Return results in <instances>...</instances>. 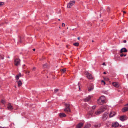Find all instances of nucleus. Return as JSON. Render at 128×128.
<instances>
[{
  "instance_id": "ddd939ff",
  "label": "nucleus",
  "mask_w": 128,
  "mask_h": 128,
  "mask_svg": "<svg viewBox=\"0 0 128 128\" xmlns=\"http://www.w3.org/2000/svg\"><path fill=\"white\" fill-rule=\"evenodd\" d=\"M7 107L8 109L10 110H12L13 109V107L10 103H9L8 104Z\"/></svg>"
},
{
  "instance_id": "6e6552de",
  "label": "nucleus",
  "mask_w": 128,
  "mask_h": 128,
  "mask_svg": "<svg viewBox=\"0 0 128 128\" xmlns=\"http://www.w3.org/2000/svg\"><path fill=\"white\" fill-rule=\"evenodd\" d=\"M116 114V113L112 111L110 113L109 117L110 118L113 117V116H114Z\"/></svg>"
},
{
  "instance_id": "5fc2aeb1",
  "label": "nucleus",
  "mask_w": 128,
  "mask_h": 128,
  "mask_svg": "<svg viewBox=\"0 0 128 128\" xmlns=\"http://www.w3.org/2000/svg\"><path fill=\"white\" fill-rule=\"evenodd\" d=\"M68 46H66V47H67V48H68Z\"/></svg>"
},
{
  "instance_id": "0eeeda50",
  "label": "nucleus",
  "mask_w": 128,
  "mask_h": 128,
  "mask_svg": "<svg viewBox=\"0 0 128 128\" xmlns=\"http://www.w3.org/2000/svg\"><path fill=\"white\" fill-rule=\"evenodd\" d=\"M106 108V106H101L99 109L103 112H104Z\"/></svg>"
},
{
  "instance_id": "09e8293b",
  "label": "nucleus",
  "mask_w": 128,
  "mask_h": 128,
  "mask_svg": "<svg viewBox=\"0 0 128 128\" xmlns=\"http://www.w3.org/2000/svg\"><path fill=\"white\" fill-rule=\"evenodd\" d=\"M125 106H128V103L126 104L125 105Z\"/></svg>"
},
{
  "instance_id": "6e6d98bb",
  "label": "nucleus",
  "mask_w": 128,
  "mask_h": 128,
  "mask_svg": "<svg viewBox=\"0 0 128 128\" xmlns=\"http://www.w3.org/2000/svg\"><path fill=\"white\" fill-rule=\"evenodd\" d=\"M92 42H94V40H92Z\"/></svg>"
},
{
  "instance_id": "bb28decb",
  "label": "nucleus",
  "mask_w": 128,
  "mask_h": 128,
  "mask_svg": "<svg viewBox=\"0 0 128 128\" xmlns=\"http://www.w3.org/2000/svg\"><path fill=\"white\" fill-rule=\"evenodd\" d=\"M47 66V64H44L43 65V66L44 68H46Z\"/></svg>"
},
{
  "instance_id": "4d7b16f0",
  "label": "nucleus",
  "mask_w": 128,
  "mask_h": 128,
  "mask_svg": "<svg viewBox=\"0 0 128 128\" xmlns=\"http://www.w3.org/2000/svg\"><path fill=\"white\" fill-rule=\"evenodd\" d=\"M2 108H0V109H2Z\"/></svg>"
},
{
  "instance_id": "f8f14e48",
  "label": "nucleus",
  "mask_w": 128,
  "mask_h": 128,
  "mask_svg": "<svg viewBox=\"0 0 128 128\" xmlns=\"http://www.w3.org/2000/svg\"><path fill=\"white\" fill-rule=\"evenodd\" d=\"M128 51V50L125 48H124L121 49L120 50V52L121 53L123 52H126Z\"/></svg>"
},
{
  "instance_id": "7c9ffc66",
  "label": "nucleus",
  "mask_w": 128,
  "mask_h": 128,
  "mask_svg": "<svg viewBox=\"0 0 128 128\" xmlns=\"http://www.w3.org/2000/svg\"><path fill=\"white\" fill-rule=\"evenodd\" d=\"M62 71L63 72H64L66 71V68H64L62 70Z\"/></svg>"
},
{
  "instance_id": "8fccbe9b",
  "label": "nucleus",
  "mask_w": 128,
  "mask_h": 128,
  "mask_svg": "<svg viewBox=\"0 0 128 128\" xmlns=\"http://www.w3.org/2000/svg\"><path fill=\"white\" fill-rule=\"evenodd\" d=\"M0 128H4V127H2L1 126H0Z\"/></svg>"
},
{
  "instance_id": "412c9836",
  "label": "nucleus",
  "mask_w": 128,
  "mask_h": 128,
  "mask_svg": "<svg viewBox=\"0 0 128 128\" xmlns=\"http://www.w3.org/2000/svg\"><path fill=\"white\" fill-rule=\"evenodd\" d=\"M16 82H17V83L18 84V86H21L22 83L21 81L20 80L18 81H16Z\"/></svg>"
},
{
  "instance_id": "a878e982",
  "label": "nucleus",
  "mask_w": 128,
  "mask_h": 128,
  "mask_svg": "<svg viewBox=\"0 0 128 128\" xmlns=\"http://www.w3.org/2000/svg\"><path fill=\"white\" fill-rule=\"evenodd\" d=\"M19 76L17 75L16 76V80H18L19 78Z\"/></svg>"
},
{
  "instance_id": "49530a36",
  "label": "nucleus",
  "mask_w": 128,
  "mask_h": 128,
  "mask_svg": "<svg viewBox=\"0 0 128 128\" xmlns=\"http://www.w3.org/2000/svg\"><path fill=\"white\" fill-rule=\"evenodd\" d=\"M27 72L28 73H29L30 72V71H28V72Z\"/></svg>"
},
{
  "instance_id": "423d86ee",
  "label": "nucleus",
  "mask_w": 128,
  "mask_h": 128,
  "mask_svg": "<svg viewBox=\"0 0 128 128\" xmlns=\"http://www.w3.org/2000/svg\"><path fill=\"white\" fill-rule=\"evenodd\" d=\"M88 90L89 92H90L92 90L94 89V85L92 84H90V86L88 87Z\"/></svg>"
},
{
  "instance_id": "ea45409f",
  "label": "nucleus",
  "mask_w": 128,
  "mask_h": 128,
  "mask_svg": "<svg viewBox=\"0 0 128 128\" xmlns=\"http://www.w3.org/2000/svg\"><path fill=\"white\" fill-rule=\"evenodd\" d=\"M103 65H105V63L104 62H103L102 64Z\"/></svg>"
},
{
  "instance_id": "5701e85b",
  "label": "nucleus",
  "mask_w": 128,
  "mask_h": 128,
  "mask_svg": "<svg viewBox=\"0 0 128 128\" xmlns=\"http://www.w3.org/2000/svg\"><path fill=\"white\" fill-rule=\"evenodd\" d=\"M100 123H98L94 125V126L95 128H97L99 127L100 126Z\"/></svg>"
},
{
  "instance_id": "9b49d317",
  "label": "nucleus",
  "mask_w": 128,
  "mask_h": 128,
  "mask_svg": "<svg viewBox=\"0 0 128 128\" xmlns=\"http://www.w3.org/2000/svg\"><path fill=\"white\" fill-rule=\"evenodd\" d=\"M118 123L116 122L113 123L112 126L113 127H118Z\"/></svg>"
},
{
  "instance_id": "c85d7f7f",
  "label": "nucleus",
  "mask_w": 128,
  "mask_h": 128,
  "mask_svg": "<svg viewBox=\"0 0 128 128\" xmlns=\"http://www.w3.org/2000/svg\"><path fill=\"white\" fill-rule=\"evenodd\" d=\"M96 106H92V110H94L96 108Z\"/></svg>"
},
{
  "instance_id": "13d9d810",
  "label": "nucleus",
  "mask_w": 128,
  "mask_h": 128,
  "mask_svg": "<svg viewBox=\"0 0 128 128\" xmlns=\"http://www.w3.org/2000/svg\"><path fill=\"white\" fill-rule=\"evenodd\" d=\"M101 14H100V16H101Z\"/></svg>"
},
{
  "instance_id": "1a4fd4ad",
  "label": "nucleus",
  "mask_w": 128,
  "mask_h": 128,
  "mask_svg": "<svg viewBox=\"0 0 128 128\" xmlns=\"http://www.w3.org/2000/svg\"><path fill=\"white\" fill-rule=\"evenodd\" d=\"M84 123L82 122H80L76 126V128H81L83 126Z\"/></svg>"
},
{
  "instance_id": "bf43d9fd",
  "label": "nucleus",
  "mask_w": 128,
  "mask_h": 128,
  "mask_svg": "<svg viewBox=\"0 0 128 128\" xmlns=\"http://www.w3.org/2000/svg\"><path fill=\"white\" fill-rule=\"evenodd\" d=\"M8 58H10L9 57H8Z\"/></svg>"
},
{
  "instance_id": "4be33fe9",
  "label": "nucleus",
  "mask_w": 128,
  "mask_h": 128,
  "mask_svg": "<svg viewBox=\"0 0 128 128\" xmlns=\"http://www.w3.org/2000/svg\"><path fill=\"white\" fill-rule=\"evenodd\" d=\"M101 100H102V102H104V100H105V98L104 96H102L100 97L99 98Z\"/></svg>"
},
{
  "instance_id": "a211bd4d",
  "label": "nucleus",
  "mask_w": 128,
  "mask_h": 128,
  "mask_svg": "<svg viewBox=\"0 0 128 128\" xmlns=\"http://www.w3.org/2000/svg\"><path fill=\"white\" fill-rule=\"evenodd\" d=\"M102 112V111L101 110L99 109L98 110L95 112V114L96 115H98L100 114Z\"/></svg>"
},
{
  "instance_id": "a18cd8bd",
  "label": "nucleus",
  "mask_w": 128,
  "mask_h": 128,
  "mask_svg": "<svg viewBox=\"0 0 128 128\" xmlns=\"http://www.w3.org/2000/svg\"><path fill=\"white\" fill-rule=\"evenodd\" d=\"M78 40H79L80 39V38L79 37H78Z\"/></svg>"
},
{
  "instance_id": "393cba45",
  "label": "nucleus",
  "mask_w": 128,
  "mask_h": 128,
  "mask_svg": "<svg viewBox=\"0 0 128 128\" xmlns=\"http://www.w3.org/2000/svg\"><path fill=\"white\" fill-rule=\"evenodd\" d=\"M73 45L76 46H78L79 45V43L78 42H76L73 44Z\"/></svg>"
},
{
  "instance_id": "de8ad7c7",
  "label": "nucleus",
  "mask_w": 128,
  "mask_h": 128,
  "mask_svg": "<svg viewBox=\"0 0 128 128\" xmlns=\"http://www.w3.org/2000/svg\"><path fill=\"white\" fill-rule=\"evenodd\" d=\"M107 11H108V10H110V9H109V8H108L107 9Z\"/></svg>"
},
{
  "instance_id": "3c124183",
  "label": "nucleus",
  "mask_w": 128,
  "mask_h": 128,
  "mask_svg": "<svg viewBox=\"0 0 128 128\" xmlns=\"http://www.w3.org/2000/svg\"><path fill=\"white\" fill-rule=\"evenodd\" d=\"M124 56H126V54H124Z\"/></svg>"
},
{
  "instance_id": "39448f33",
  "label": "nucleus",
  "mask_w": 128,
  "mask_h": 128,
  "mask_svg": "<svg viewBox=\"0 0 128 128\" xmlns=\"http://www.w3.org/2000/svg\"><path fill=\"white\" fill-rule=\"evenodd\" d=\"M120 120L123 121L126 120L128 119V118L126 116H120Z\"/></svg>"
},
{
  "instance_id": "7ed1b4c3",
  "label": "nucleus",
  "mask_w": 128,
  "mask_h": 128,
  "mask_svg": "<svg viewBox=\"0 0 128 128\" xmlns=\"http://www.w3.org/2000/svg\"><path fill=\"white\" fill-rule=\"evenodd\" d=\"M108 112H105L103 115L102 119L104 120H106L107 118Z\"/></svg>"
},
{
  "instance_id": "2f4dec72",
  "label": "nucleus",
  "mask_w": 128,
  "mask_h": 128,
  "mask_svg": "<svg viewBox=\"0 0 128 128\" xmlns=\"http://www.w3.org/2000/svg\"><path fill=\"white\" fill-rule=\"evenodd\" d=\"M58 89H56L54 90V92L55 93H56L58 92Z\"/></svg>"
},
{
  "instance_id": "37998d69",
  "label": "nucleus",
  "mask_w": 128,
  "mask_h": 128,
  "mask_svg": "<svg viewBox=\"0 0 128 128\" xmlns=\"http://www.w3.org/2000/svg\"><path fill=\"white\" fill-rule=\"evenodd\" d=\"M123 12V13H124V14L126 13V12L125 11H124Z\"/></svg>"
},
{
  "instance_id": "c756f323",
  "label": "nucleus",
  "mask_w": 128,
  "mask_h": 128,
  "mask_svg": "<svg viewBox=\"0 0 128 128\" xmlns=\"http://www.w3.org/2000/svg\"><path fill=\"white\" fill-rule=\"evenodd\" d=\"M1 102L3 104H4L5 102V101L4 100H2L1 101Z\"/></svg>"
},
{
  "instance_id": "aec40b11",
  "label": "nucleus",
  "mask_w": 128,
  "mask_h": 128,
  "mask_svg": "<svg viewBox=\"0 0 128 128\" xmlns=\"http://www.w3.org/2000/svg\"><path fill=\"white\" fill-rule=\"evenodd\" d=\"M122 112H124L128 110V107H125L122 109Z\"/></svg>"
},
{
  "instance_id": "72a5a7b5",
  "label": "nucleus",
  "mask_w": 128,
  "mask_h": 128,
  "mask_svg": "<svg viewBox=\"0 0 128 128\" xmlns=\"http://www.w3.org/2000/svg\"><path fill=\"white\" fill-rule=\"evenodd\" d=\"M88 128V125H86V126L84 127V128Z\"/></svg>"
},
{
  "instance_id": "4c0bfd02",
  "label": "nucleus",
  "mask_w": 128,
  "mask_h": 128,
  "mask_svg": "<svg viewBox=\"0 0 128 128\" xmlns=\"http://www.w3.org/2000/svg\"><path fill=\"white\" fill-rule=\"evenodd\" d=\"M102 82H103L104 83V84H105V82L103 80H102Z\"/></svg>"
},
{
  "instance_id": "c9c22d12",
  "label": "nucleus",
  "mask_w": 128,
  "mask_h": 128,
  "mask_svg": "<svg viewBox=\"0 0 128 128\" xmlns=\"http://www.w3.org/2000/svg\"><path fill=\"white\" fill-rule=\"evenodd\" d=\"M124 54H121L120 55V56L121 57L122 56H124Z\"/></svg>"
},
{
  "instance_id": "dca6fc26",
  "label": "nucleus",
  "mask_w": 128,
  "mask_h": 128,
  "mask_svg": "<svg viewBox=\"0 0 128 128\" xmlns=\"http://www.w3.org/2000/svg\"><path fill=\"white\" fill-rule=\"evenodd\" d=\"M98 103L99 104H102L104 102H102V100H101L99 98L97 101Z\"/></svg>"
},
{
  "instance_id": "9d476101",
  "label": "nucleus",
  "mask_w": 128,
  "mask_h": 128,
  "mask_svg": "<svg viewBox=\"0 0 128 128\" xmlns=\"http://www.w3.org/2000/svg\"><path fill=\"white\" fill-rule=\"evenodd\" d=\"M91 98V96H88L84 100L85 102H88L89 101Z\"/></svg>"
},
{
  "instance_id": "2eb2a0df",
  "label": "nucleus",
  "mask_w": 128,
  "mask_h": 128,
  "mask_svg": "<svg viewBox=\"0 0 128 128\" xmlns=\"http://www.w3.org/2000/svg\"><path fill=\"white\" fill-rule=\"evenodd\" d=\"M66 116V115L63 112L60 113L59 114V116L60 118L65 117Z\"/></svg>"
},
{
  "instance_id": "864d4df0",
  "label": "nucleus",
  "mask_w": 128,
  "mask_h": 128,
  "mask_svg": "<svg viewBox=\"0 0 128 128\" xmlns=\"http://www.w3.org/2000/svg\"><path fill=\"white\" fill-rule=\"evenodd\" d=\"M58 20H59V21H60V19H59Z\"/></svg>"
},
{
  "instance_id": "f03ea898",
  "label": "nucleus",
  "mask_w": 128,
  "mask_h": 128,
  "mask_svg": "<svg viewBox=\"0 0 128 128\" xmlns=\"http://www.w3.org/2000/svg\"><path fill=\"white\" fill-rule=\"evenodd\" d=\"M14 63L16 66H18L20 64V60L18 58H16L14 60Z\"/></svg>"
},
{
  "instance_id": "79ce46f5",
  "label": "nucleus",
  "mask_w": 128,
  "mask_h": 128,
  "mask_svg": "<svg viewBox=\"0 0 128 128\" xmlns=\"http://www.w3.org/2000/svg\"><path fill=\"white\" fill-rule=\"evenodd\" d=\"M103 74H106V72H103Z\"/></svg>"
},
{
  "instance_id": "f257e3e1",
  "label": "nucleus",
  "mask_w": 128,
  "mask_h": 128,
  "mask_svg": "<svg viewBox=\"0 0 128 128\" xmlns=\"http://www.w3.org/2000/svg\"><path fill=\"white\" fill-rule=\"evenodd\" d=\"M75 2V0H72L70 1L68 4L67 7L68 8H70L74 4Z\"/></svg>"
},
{
  "instance_id": "a19ab883",
  "label": "nucleus",
  "mask_w": 128,
  "mask_h": 128,
  "mask_svg": "<svg viewBox=\"0 0 128 128\" xmlns=\"http://www.w3.org/2000/svg\"><path fill=\"white\" fill-rule=\"evenodd\" d=\"M78 87H79V89L80 90V86L79 85V82L78 83Z\"/></svg>"
},
{
  "instance_id": "473e14b6",
  "label": "nucleus",
  "mask_w": 128,
  "mask_h": 128,
  "mask_svg": "<svg viewBox=\"0 0 128 128\" xmlns=\"http://www.w3.org/2000/svg\"><path fill=\"white\" fill-rule=\"evenodd\" d=\"M36 68L35 67H34L32 69V70H36Z\"/></svg>"
},
{
  "instance_id": "f704fd0d",
  "label": "nucleus",
  "mask_w": 128,
  "mask_h": 128,
  "mask_svg": "<svg viewBox=\"0 0 128 128\" xmlns=\"http://www.w3.org/2000/svg\"><path fill=\"white\" fill-rule=\"evenodd\" d=\"M18 75L19 76V77H21V74L20 73H19Z\"/></svg>"
},
{
  "instance_id": "20e7f679",
  "label": "nucleus",
  "mask_w": 128,
  "mask_h": 128,
  "mask_svg": "<svg viewBox=\"0 0 128 128\" xmlns=\"http://www.w3.org/2000/svg\"><path fill=\"white\" fill-rule=\"evenodd\" d=\"M66 107L64 109V111L66 112H70V110L69 108V104H66Z\"/></svg>"
},
{
  "instance_id": "603ef678",
  "label": "nucleus",
  "mask_w": 128,
  "mask_h": 128,
  "mask_svg": "<svg viewBox=\"0 0 128 128\" xmlns=\"http://www.w3.org/2000/svg\"><path fill=\"white\" fill-rule=\"evenodd\" d=\"M25 66V64H24V65H23V66Z\"/></svg>"
},
{
  "instance_id": "cd10ccee",
  "label": "nucleus",
  "mask_w": 128,
  "mask_h": 128,
  "mask_svg": "<svg viewBox=\"0 0 128 128\" xmlns=\"http://www.w3.org/2000/svg\"><path fill=\"white\" fill-rule=\"evenodd\" d=\"M4 4V2H0V6H1Z\"/></svg>"
},
{
  "instance_id": "b1692460",
  "label": "nucleus",
  "mask_w": 128,
  "mask_h": 128,
  "mask_svg": "<svg viewBox=\"0 0 128 128\" xmlns=\"http://www.w3.org/2000/svg\"><path fill=\"white\" fill-rule=\"evenodd\" d=\"M0 58L2 59H3L4 58V55L2 54H0Z\"/></svg>"
},
{
  "instance_id": "6ab92c4d",
  "label": "nucleus",
  "mask_w": 128,
  "mask_h": 128,
  "mask_svg": "<svg viewBox=\"0 0 128 128\" xmlns=\"http://www.w3.org/2000/svg\"><path fill=\"white\" fill-rule=\"evenodd\" d=\"M94 110H91L89 112L88 114L90 116H92L94 113Z\"/></svg>"
},
{
  "instance_id": "58836bf2",
  "label": "nucleus",
  "mask_w": 128,
  "mask_h": 128,
  "mask_svg": "<svg viewBox=\"0 0 128 128\" xmlns=\"http://www.w3.org/2000/svg\"><path fill=\"white\" fill-rule=\"evenodd\" d=\"M123 42L124 43H126V40H124Z\"/></svg>"
},
{
  "instance_id": "4468645a",
  "label": "nucleus",
  "mask_w": 128,
  "mask_h": 128,
  "mask_svg": "<svg viewBox=\"0 0 128 128\" xmlns=\"http://www.w3.org/2000/svg\"><path fill=\"white\" fill-rule=\"evenodd\" d=\"M86 76L88 78L90 79H92L93 78V77L92 74L90 73H88Z\"/></svg>"
},
{
  "instance_id": "c03bdc74",
  "label": "nucleus",
  "mask_w": 128,
  "mask_h": 128,
  "mask_svg": "<svg viewBox=\"0 0 128 128\" xmlns=\"http://www.w3.org/2000/svg\"><path fill=\"white\" fill-rule=\"evenodd\" d=\"M35 50L36 49L35 48H34V49H33L32 50L34 51H35Z\"/></svg>"
},
{
  "instance_id": "f3484780",
  "label": "nucleus",
  "mask_w": 128,
  "mask_h": 128,
  "mask_svg": "<svg viewBox=\"0 0 128 128\" xmlns=\"http://www.w3.org/2000/svg\"><path fill=\"white\" fill-rule=\"evenodd\" d=\"M112 84L114 86L116 87H118L119 86V85L118 84V83L117 82H113Z\"/></svg>"
},
{
  "instance_id": "e433bc0d",
  "label": "nucleus",
  "mask_w": 128,
  "mask_h": 128,
  "mask_svg": "<svg viewBox=\"0 0 128 128\" xmlns=\"http://www.w3.org/2000/svg\"><path fill=\"white\" fill-rule=\"evenodd\" d=\"M65 24L64 23H63L62 24V26H65Z\"/></svg>"
}]
</instances>
